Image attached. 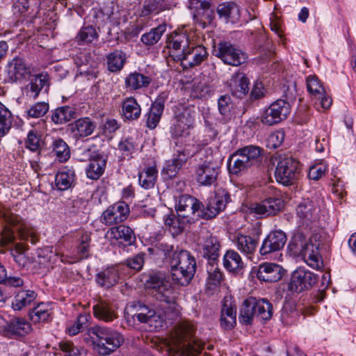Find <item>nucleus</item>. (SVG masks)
I'll use <instances>...</instances> for the list:
<instances>
[{"label":"nucleus","instance_id":"1","mask_svg":"<svg viewBox=\"0 0 356 356\" xmlns=\"http://www.w3.org/2000/svg\"><path fill=\"white\" fill-rule=\"evenodd\" d=\"M325 245V240L319 233L307 239L302 233L298 232L291 237L288 248L294 255H301L309 266L318 269L323 264L320 251Z\"/></svg>","mask_w":356,"mask_h":356},{"label":"nucleus","instance_id":"2","mask_svg":"<svg viewBox=\"0 0 356 356\" xmlns=\"http://www.w3.org/2000/svg\"><path fill=\"white\" fill-rule=\"evenodd\" d=\"M195 325L190 321H181L176 325L172 339L179 356H197L204 347L205 342L196 336Z\"/></svg>","mask_w":356,"mask_h":356},{"label":"nucleus","instance_id":"3","mask_svg":"<svg viewBox=\"0 0 356 356\" xmlns=\"http://www.w3.org/2000/svg\"><path fill=\"white\" fill-rule=\"evenodd\" d=\"M264 149L256 145H247L238 149L229 158V173L238 175L252 166H259L262 161Z\"/></svg>","mask_w":356,"mask_h":356},{"label":"nucleus","instance_id":"4","mask_svg":"<svg viewBox=\"0 0 356 356\" xmlns=\"http://www.w3.org/2000/svg\"><path fill=\"white\" fill-rule=\"evenodd\" d=\"M95 349L101 355H108L115 351L123 343V337L111 328L94 326L88 329Z\"/></svg>","mask_w":356,"mask_h":356},{"label":"nucleus","instance_id":"5","mask_svg":"<svg viewBox=\"0 0 356 356\" xmlns=\"http://www.w3.org/2000/svg\"><path fill=\"white\" fill-rule=\"evenodd\" d=\"M300 172V162L292 157H286L278 161L275 177L278 183L284 186H291L299 179Z\"/></svg>","mask_w":356,"mask_h":356},{"label":"nucleus","instance_id":"6","mask_svg":"<svg viewBox=\"0 0 356 356\" xmlns=\"http://www.w3.org/2000/svg\"><path fill=\"white\" fill-rule=\"evenodd\" d=\"M202 202L195 197L182 195L175 204V209L184 222L190 224L198 221L202 217Z\"/></svg>","mask_w":356,"mask_h":356},{"label":"nucleus","instance_id":"7","mask_svg":"<svg viewBox=\"0 0 356 356\" xmlns=\"http://www.w3.org/2000/svg\"><path fill=\"white\" fill-rule=\"evenodd\" d=\"M146 286L152 289V294L158 300L167 303L173 309L176 308L177 303L174 289L161 275H150L146 282Z\"/></svg>","mask_w":356,"mask_h":356},{"label":"nucleus","instance_id":"8","mask_svg":"<svg viewBox=\"0 0 356 356\" xmlns=\"http://www.w3.org/2000/svg\"><path fill=\"white\" fill-rule=\"evenodd\" d=\"M213 55L225 64L238 67L245 63L248 55L229 42H220L213 49Z\"/></svg>","mask_w":356,"mask_h":356},{"label":"nucleus","instance_id":"9","mask_svg":"<svg viewBox=\"0 0 356 356\" xmlns=\"http://www.w3.org/2000/svg\"><path fill=\"white\" fill-rule=\"evenodd\" d=\"M127 313L134 318H136L141 323H148L155 328L162 326L163 321L160 314L155 309L142 302H133L129 303L127 308Z\"/></svg>","mask_w":356,"mask_h":356},{"label":"nucleus","instance_id":"10","mask_svg":"<svg viewBox=\"0 0 356 356\" xmlns=\"http://www.w3.org/2000/svg\"><path fill=\"white\" fill-rule=\"evenodd\" d=\"M289 113V102L283 99H277L264 111L261 121L264 124L272 126L285 120Z\"/></svg>","mask_w":356,"mask_h":356},{"label":"nucleus","instance_id":"11","mask_svg":"<svg viewBox=\"0 0 356 356\" xmlns=\"http://www.w3.org/2000/svg\"><path fill=\"white\" fill-rule=\"evenodd\" d=\"M207 56L204 46L192 44L184 53L175 55V61H179L184 69H189L200 65L207 59Z\"/></svg>","mask_w":356,"mask_h":356},{"label":"nucleus","instance_id":"12","mask_svg":"<svg viewBox=\"0 0 356 356\" xmlns=\"http://www.w3.org/2000/svg\"><path fill=\"white\" fill-rule=\"evenodd\" d=\"M316 280L314 273L303 267H299L291 275L289 289L291 291L301 293L311 289L316 284Z\"/></svg>","mask_w":356,"mask_h":356},{"label":"nucleus","instance_id":"13","mask_svg":"<svg viewBox=\"0 0 356 356\" xmlns=\"http://www.w3.org/2000/svg\"><path fill=\"white\" fill-rule=\"evenodd\" d=\"M197 245L202 256L208 262H217L220 255V244L218 239L209 232L202 234L199 237Z\"/></svg>","mask_w":356,"mask_h":356},{"label":"nucleus","instance_id":"14","mask_svg":"<svg viewBox=\"0 0 356 356\" xmlns=\"http://www.w3.org/2000/svg\"><path fill=\"white\" fill-rule=\"evenodd\" d=\"M229 201V193L225 189H218L215 196L209 200L206 207L202 204V218L211 219L216 217L221 211L225 209L226 204Z\"/></svg>","mask_w":356,"mask_h":356},{"label":"nucleus","instance_id":"15","mask_svg":"<svg viewBox=\"0 0 356 356\" xmlns=\"http://www.w3.org/2000/svg\"><path fill=\"white\" fill-rule=\"evenodd\" d=\"M193 113L190 108L186 107L176 112L175 122L170 130L172 137H182L189 134L188 130L193 123Z\"/></svg>","mask_w":356,"mask_h":356},{"label":"nucleus","instance_id":"16","mask_svg":"<svg viewBox=\"0 0 356 356\" xmlns=\"http://www.w3.org/2000/svg\"><path fill=\"white\" fill-rule=\"evenodd\" d=\"M188 8L193 11V17L204 28L212 23L215 12L211 8L209 0H189Z\"/></svg>","mask_w":356,"mask_h":356},{"label":"nucleus","instance_id":"17","mask_svg":"<svg viewBox=\"0 0 356 356\" xmlns=\"http://www.w3.org/2000/svg\"><path fill=\"white\" fill-rule=\"evenodd\" d=\"M129 213V205L119 202L109 207L102 215V222L106 225L118 224L124 221Z\"/></svg>","mask_w":356,"mask_h":356},{"label":"nucleus","instance_id":"18","mask_svg":"<svg viewBox=\"0 0 356 356\" xmlns=\"http://www.w3.org/2000/svg\"><path fill=\"white\" fill-rule=\"evenodd\" d=\"M286 241V235L283 231H272L264 239L259 252L261 255H267L277 252L284 248Z\"/></svg>","mask_w":356,"mask_h":356},{"label":"nucleus","instance_id":"19","mask_svg":"<svg viewBox=\"0 0 356 356\" xmlns=\"http://www.w3.org/2000/svg\"><path fill=\"white\" fill-rule=\"evenodd\" d=\"M306 81L309 94L320 101L322 108L324 109L330 108L332 104V98L327 94L320 79L316 75H309Z\"/></svg>","mask_w":356,"mask_h":356},{"label":"nucleus","instance_id":"20","mask_svg":"<svg viewBox=\"0 0 356 356\" xmlns=\"http://www.w3.org/2000/svg\"><path fill=\"white\" fill-rule=\"evenodd\" d=\"M90 241V234L86 232L83 233L77 241L78 244L76 254L67 256L61 253H56V256H58L64 264H74L83 259H86L89 256Z\"/></svg>","mask_w":356,"mask_h":356},{"label":"nucleus","instance_id":"21","mask_svg":"<svg viewBox=\"0 0 356 356\" xmlns=\"http://www.w3.org/2000/svg\"><path fill=\"white\" fill-rule=\"evenodd\" d=\"M227 86L232 96L242 99L250 90V81L245 73L238 71L227 81Z\"/></svg>","mask_w":356,"mask_h":356},{"label":"nucleus","instance_id":"22","mask_svg":"<svg viewBox=\"0 0 356 356\" xmlns=\"http://www.w3.org/2000/svg\"><path fill=\"white\" fill-rule=\"evenodd\" d=\"M220 172V168L215 163L204 162L196 168L197 181L202 186H211L214 184Z\"/></svg>","mask_w":356,"mask_h":356},{"label":"nucleus","instance_id":"23","mask_svg":"<svg viewBox=\"0 0 356 356\" xmlns=\"http://www.w3.org/2000/svg\"><path fill=\"white\" fill-rule=\"evenodd\" d=\"M167 47L170 49V56L175 61V55L185 52L193 43L186 33H174L167 38Z\"/></svg>","mask_w":356,"mask_h":356},{"label":"nucleus","instance_id":"24","mask_svg":"<svg viewBox=\"0 0 356 356\" xmlns=\"http://www.w3.org/2000/svg\"><path fill=\"white\" fill-rule=\"evenodd\" d=\"M282 201L279 198H268L260 203L253 204L250 209L252 213L268 216L275 215L282 208Z\"/></svg>","mask_w":356,"mask_h":356},{"label":"nucleus","instance_id":"25","mask_svg":"<svg viewBox=\"0 0 356 356\" xmlns=\"http://www.w3.org/2000/svg\"><path fill=\"white\" fill-rule=\"evenodd\" d=\"M7 73L12 81H16L29 74L30 70L24 58L15 56L8 63Z\"/></svg>","mask_w":356,"mask_h":356},{"label":"nucleus","instance_id":"26","mask_svg":"<svg viewBox=\"0 0 356 356\" xmlns=\"http://www.w3.org/2000/svg\"><path fill=\"white\" fill-rule=\"evenodd\" d=\"M283 274V268L278 264L264 263L257 270V278L261 281L275 282L280 280Z\"/></svg>","mask_w":356,"mask_h":356},{"label":"nucleus","instance_id":"27","mask_svg":"<svg viewBox=\"0 0 356 356\" xmlns=\"http://www.w3.org/2000/svg\"><path fill=\"white\" fill-rule=\"evenodd\" d=\"M106 237L111 241H119L120 243L124 242L127 245H131L136 238L133 230L124 225L110 228L106 232Z\"/></svg>","mask_w":356,"mask_h":356},{"label":"nucleus","instance_id":"28","mask_svg":"<svg viewBox=\"0 0 356 356\" xmlns=\"http://www.w3.org/2000/svg\"><path fill=\"white\" fill-rule=\"evenodd\" d=\"M234 242L241 252L250 257L257 250L259 238L238 233L234 238Z\"/></svg>","mask_w":356,"mask_h":356},{"label":"nucleus","instance_id":"29","mask_svg":"<svg viewBox=\"0 0 356 356\" xmlns=\"http://www.w3.org/2000/svg\"><path fill=\"white\" fill-rule=\"evenodd\" d=\"M49 88V78L47 74L41 73L34 76L30 83L26 86L25 91L27 95L36 98L40 92L44 90L47 92Z\"/></svg>","mask_w":356,"mask_h":356},{"label":"nucleus","instance_id":"30","mask_svg":"<svg viewBox=\"0 0 356 356\" xmlns=\"http://www.w3.org/2000/svg\"><path fill=\"white\" fill-rule=\"evenodd\" d=\"M95 127V123L89 118H79L70 124L71 132L76 139L91 135Z\"/></svg>","mask_w":356,"mask_h":356},{"label":"nucleus","instance_id":"31","mask_svg":"<svg viewBox=\"0 0 356 356\" xmlns=\"http://www.w3.org/2000/svg\"><path fill=\"white\" fill-rule=\"evenodd\" d=\"M236 323V306L233 304L230 298H225L223 300L222 308L221 310L220 324L226 329L230 330Z\"/></svg>","mask_w":356,"mask_h":356},{"label":"nucleus","instance_id":"32","mask_svg":"<svg viewBox=\"0 0 356 356\" xmlns=\"http://www.w3.org/2000/svg\"><path fill=\"white\" fill-rule=\"evenodd\" d=\"M170 265H175L180 268L185 269V271L195 273L196 261L195 257L188 252L184 250H180L179 253L172 257Z\"/></svg>","mask_w":356,"mask_h":356},{"label":"nucleus","instance_id":"33","mask_svg":"<svg viewBox=\"0 0 356 356\" xmlns=\"http://www.w3.org/2000/svg\"><path fill=\"white\" fill-rule=\"evenodd\" d=\"M169 0H145L140 11V16L148 17L169 10L171 8Z\"/></svg>","mask_w":356,"mask_h":356},{"label":"nucleus","instance_id":"34","mask_svg":"<svg viewBox=\"0 0 356 356\" xmlns=\"http://www.w3.org/2000/svg\"><path fill=\"white\" fill-rule=\"evenodd\" d=\"M122 115L127 120H137L141 114V108L133 97H126L121 103Z\"/></svg>","mask_w":356,"mask_h":356},{"label":"nucleus","instance_id":"35","mask_svg":"<svg viewBox=\"0 0 356 356\" xmlns=\"http://www.w3.org/2000/svg\"><path fill=\"white\" fill-rule=\"evenodd\" d=\"M31 330V325L26 320L15 318L7 323L5 334L8 336H24Z\"/></svg>","mask_w":356,"mask_h":356},{"label":"nucleus","instance_id":"36","mask_svg":"<svg viewBox=\"0 0 356 356\" xmlns=\"http://www.w3.org/2000/svg\"><path fill=\"white\" fill-rule=\"evenodd\" d=\"M75 172L72 168H62L55 177L56 185L58 190L65 191L70 188L75 181Z\"/></svg>","mask_w":356,"mask_h":356},{"label":"nucleus","instance_id":"37","mask_svg":"<svg viewBox=\"0 0 356 356\" xmlns=\"http://www.w3.org/2000/svg\"><path fill=\"white\" fill-rule=\"evenodd\" d=\"M217 13L220 17H223L227 22H237L240 19V10L238 6L233 1L224 2L218 5Z\"/></svg>","mask_w":356,"mask_h":356},{"label":"nucleus","instance_id":"38","mask_svg":"<svg viewBox=\"0 0 356 356\" xmlns=\"http://www.w3.org/2000/svg\"><path fill=\"white\" fill-rule=\"evenodd\" d=\"M152 81L149 76L138 72L130 73L125 79V87L130 90H136L149 86Z\"/></svg>","mask_w":356,"mask_h":356},{"label":"nucleus","instance_id":"39","mask_svg":"<svg viewBox=\"0 0 356 356\" xmlns=\"http://www.w3.org/2000/svg\"><path fill=\"white\" fill-rule=\"evenodd\" d=\"M127 61L126 54L116 49L106 56V64L108 71L118 72L122 70Z\"/></svg>","mask_w":356,"mask_h":356},{"label":"nucleus","instance_id":"40","mask_svg":"<svg viewBox=\"0 0 356 356\" xmlns=\"http://www.w3.org/2000/svg\"><path fill=\"white\" fill-rule=\"evenodd\" d=\"M223 265L228 271L232 273H238L244 266L240 254L233 250L226 252L223 257Z\"/></svg>","mask_w":356,"mask_h":356},{"label":"nucleus","instance_id":"41","mask_svg":"<svg viewBox=\"0 0 356 356\" xmlns=\"http://www.w3.org/2000/svg\"><path fill=\"white\" fill-rule=\"evenodd\" d=\"M118 279V270L115 267L108 268L99 272L96 277L97 284L105 288H109L116 284Z\"/></svg>","mask_w":356,"mask_h":356},{"label":"nucleus","instance_id":"42","mask_svg":"<svg viewBox=\"0 0 356 356\" xmlns=\"http://www.w3.org/2000/svg\"><path fill=\"white\" fill-rule=\"evenodd\" d=\"M106 163V159L102 155H97L94 159L90 160L86 170L87 177L93 180L98 179L104 172Z\"/></svg>","mask_w":356,"mask_h":356},{"label":"nucleus","instance_id":"43","mask_svg":"<svg viewBox=\"0 0 356 356\" xmlns=\"http://www.w3.org/2000/svg\"><path fill=\"white\" fill-rule=\"evenodd\" d=\"M76 118V108L70 106H60L51 114V120L56 124H62Z\"/></svg>","mask_w":356,"mask_h":356},{"label":"nucleus","instance_id":"44","mask_svg":"<svg viewBox=\"0 0 356 356\" xmlns=\"http://www.w3.org/2000/svg\"><path fill=\"white\" fill-rule=\"evenodd\" d=\"M92 309L94 316L99 320L110 322L117 317L111 305L106 302L100 301Z\"/></svg>","mask_w":356,"mask_h":356},{"label":"nucleus","instance_id":"45","mask_svg":"<svg viewBox=\"0 0 356 356\" xmlns=\"http://www.w3.org/2000/svg\"><path fill=\"white\" fill-rule=\"evenodd\" d=\"M31 321L34 323L47 322L51 318L49 305L40 302L29 312Z\"/></svg>","mask_w":356,"mask_h":356},{"label":"nucleus","instance_id":"46","mask_svg":"<svg viewBox=\"0 0 356 356\" xmlns=\"http://www.w3.org/2000/svg\"><path fill=\"white\" fill-rule=\"evenodd\" d=\"M254 298L250 297L244 300L241 305L238 319L240 323L251 325L255 316Z\"/></svg>","mask_w":356,"mask_h":356},{"label":"nucleus","instance_id":"47","mask_svg":"<svg viewBox=\"0 0 356 356\" xmlns=\"http://www.w3.org/2000/svg\"><path fill=\"white\" fill-rule=\"evenodd\" d=\"M157 175L158 171L155 165L146 167L139 174L140 186L145 189L153 188L157 179Z\"/></svg>","mask_w":356,"mask_h":356},{"label":"nucleus","instance_id":"48","mask_svg":"<svg viewBox=\"0 0 356 356\" xmlns=\"http://www.w3.org/2000/svg\"><path fill=\"white\" fill-rule=\"evenodd\" d=\"M195 273L188 272L187 273L185 269H182L175 266L170 265V277L172 282L179 286H187L191 282Z\"/></svg>","mask_w":356,"mask_h":356},{"label":"nucleus","instance_id":"49","mask_svg":"<svg viewBox=\"0 0 356 356\" xmlns=\"http://www.w3.org/2000/svg\"><path fill=\"white\" fill-rule=\"evenodd\" d=\"M163 109L164 103L163 101L157 100L152 104L147 118V126L148 128L153 129L157 126L161 120Z\"/></svg>","mask_w":356,"mask_h":356},{"label":"nucleus","instance_id":"50","mask_svg":"<svg viewBox=\"0 0 356 356\" xmlns=\"http://www.w3.org/2000/svg\"><path fill=\"white\" fill-rule=\"evenodd\" d=\"M255 316L262 320H269L273 315V306L268 300L254 298Z\"/></svg>","mask_w":356,"mask_h":356},{"label":"nucleus","instance_id":"51","mask_svg":"<svg viewBox=\"0 0 356 356\" xmlns=\"http://www.w3.org/2000/svg\"><path fill=\"white\" fill-rule=\"evenodd\" d=\"M36 293L33 291H22L17 293L13 301L12 306L15 310H21L29 305L36 298Z\"/></svg>","mask_w":356,"mask_h":356},{"label":"nucleus","instance_id":"52","mask_svg":"<svg viewBox=\"0 0 356 356\" xmlns=\"http://www.w3.org/2000/svg\"><path fill=\"white\" fill-rule=\"evenodd\" d=\"M166 31L165 24H160L144 33L140 38L141 42L146 46H152L157 43Z\"/></svg>","mask_w":356,"mask_h":356},{"label":"nucleus","instance_id":"53","mask_svg":"<svg viewBox=\"0 0 356 356\" xmlns=\"http://www.w3.org/2000/svg\"><path fill=\"white\" fill-rule=\"evenodd\" d=\"M207 271L208 273L207 285L209 289H212L220 284L222 274L217 266V262H208Z\"/></svg>","mask_w":356,"mask_h":356},{"label":"nucleus","instance_id":"54","mask_svg":"<svg viewBox=\"0 0 356 356\" xmlns=\"http://www.w3.org/2000/svg\"><path fill=\"white\" fill-rule=\"evenodd\" d=\"M74 155L76 159L79 161L85 162L94 159L97 155H101L95 151V145L84 144L82 146L76 148L74 151Z\"/></svg>","mask_w":356,"mask_h":356},{"label":"nucleus","instance_id":"55","mask_svg":"<svg viewBox=\"0 0 356 356\" xmlns=\"http://www.w3.org/2000/svg\"><path fill=\"white\" fill-rule=\"evenodd\" d=\"M154 250L158 255L163 256L165 259L168 260L170 264L172 257H175L179 250L175 249L172 244L166 241L158 242L154 245Z\"/></svg>","mask_w":356,"mask_h":356},{"label":"nucleus","instance_id":"56","mask_svg":"<svg viewBox=\"0 0 356 356\" xmlns=\"http://www.w3.org/2000/svg\"><path fill=\"white\" fill-rule=\"evenodd\" d=\"M53 152L60 161H66L70 156V150L67 144L62 139L55 140L52 144Z\"/></svg>","mask_w":356,"mask_h":356},{"label":"nucleus","instance_id":"57","mask_svg":"<svg viewBox=\"0 0 356 356\" xmlns=\"http://www.w3.org/2000/svg\"><path fill=\"white\" fill-rule=\"evenodd\" d=\"M12 121L11 113L0 102V138L9 131Z\"/></svg>","mask_w":356,"mask_h":356},{"label":"nucleus","instance_id":"58","mask_svg":"<svg viewBox=\"0 0 356 356\" xmlns=\"http://www.w3.org/2000/svg\"><path fill=\"white\" fill-rule=\"evenodd\" d=\"M189 224L188 222H184L183 219L174 214L169 215L165 218V225L172 232L173 234L181 233L185 228V225Z\"/></svg>","mask_w":356,"mask_h":356},{"label":"nucleus","instance_id":"59","mask_svg":"<svg viewBox=\"0 0 356 356\" xmlns=\"http://www.w3.org/2000/svg\"><path fill=\"white\" fill-rule=\"evenodd\" d=\"M98 38V33L92 26H84L79 31L76 38L79 42H92Z\"/></svg>","mask_w":356,"mask_h":356},{"label":"nucleus","instance_id":"60","mask_svg":"<svg viewBox=\"0 0 356 356\" xmlns=\"http://www.w3.org/2000/svg\"><path fill=\"white\" fill-rule=\"evenodd\" d=\"M297 214L302 219H311L315 210L313 202L309 199L301 202L297 209Z\"/></svg>","mask_w":356,"mask_h":356},{"label":"nucleus","instance_id":"61","mask_svg":"<svg viewBox=\"0 0 356 356\" xmlns=\"http://www.w3.org/2000/svg\"><path fill=\"white\" fill-rule=\"evenodd\" d=\"M49 111V104L46 102H38L32 105L27 110L26 113L29 118H38L44 116Z\"/></svg>","mask_w":356,"mask_h":356},{"label":"nucleus","instance_id":"62","mask_svg":"<svg viewBox=\"0 0 356 356\" xmlns=\"http://www.w3.org/2000/svg\"><path fill=\"white\" fill-rule=\"evenodd\" d=\"M0 218H2L8 225L17 226L21 220V218L12 212V211L0 204Z\"/></svg>","mask_w":356,"mask_h":356},{"label":"nucleus","instance_id":"63","mask_svg":"<svg viewBox=\"0 0 356 356\" xmlns=\"http://www.w3.org/2000/svg\"><path fill=\"white\" fill-rule=\"evenodd\" d=\"M59 347L63 352L67 354V356H86L84 349L74 346L70 341H61Z\"/></svg>","mask_w":356,"mask_h":356},{"label":"nucleus","instance_id":"64","mask_svg":"<svg viewBox=\"0 0 356 356\" xmlns=\"http://www.w3.org/2000/svg\"><path fill=\"white\" fill-rule=\"evenodd\" d=\"M88 316L86 314H80L76 321L67 329V333L70 336H74L82 331L86 325L88 321Z\"/></svg>","mask_w":356,"mask_h":356}]
</instances>
